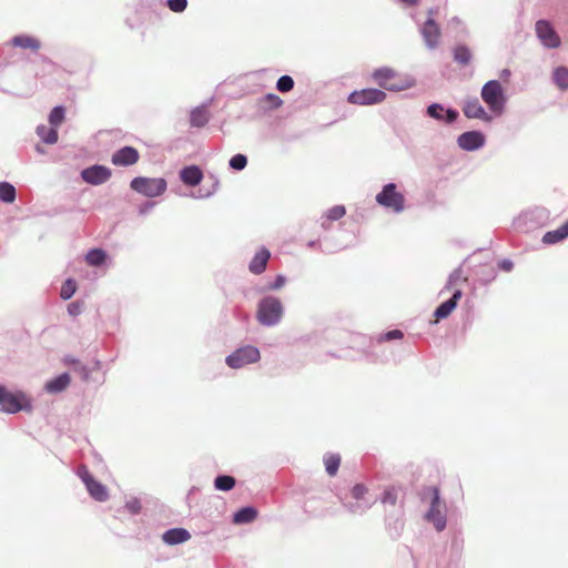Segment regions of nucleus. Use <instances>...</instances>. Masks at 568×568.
I'll return each mask as SVG.
<instances>
[{
    "mask_svg": "<svg viewBox=\"0 0 568 568\" xmlns=\"http://www.w3.org/2000/svg\"><path fill=\"white\" fill-rule=\"evenodd\" d=\"M283 100L274 93H268L258 100V106L263 110H275L281 108Z\"/></svg>",
    "mask_w": 568,
    "mask_h": 568,
    "instance_id": "a878e982",
    "label": "nucleus"
},
{
    "mask_svg": "<svg viewBox=\"0 0 568 568\" xmlns=\"http://www.w3.org/2000/svg\"><path fill=\"white\" fill-rule=\"evenodd\" d=\"M376 202L395 213H400L405 209V196L397 190L395 183L386 184L383 190L376 195Z\"/></svg>",
    "mask_w": 568,
    "mask_h": 568,
    "instance_id": "20e7f679",
    "label": "nucleus"
},
{
    "mask_svg": "<svg viewBox=\"0 0 568 568\" xmlns=\"http://www.w3.org/2000/svg\"><path fill=\"white\" fill-rule=\"evenodd\" d=\"M428 13H429V16H433L435 12H434V10H433V9H430V10L428 11Z\"/></svg>",
    "mask_w": 568,
    "mask_h": 568,
    "instance_id": "603ef678",
    "label": "nucleus"
},
{
    "mask_svg": "<svg viewBox=\"0 0 568 568\" xmlns=\"http://www.w3.org/2000/svg\"><path fill=\"white\" fill-rule=\"evenodd\" d=\"M11 44L13 47L28 49L31 51H38L41 47V42L39 39L28 34L16 36L14 38H12Z\"/></svg>",
    "mask_w": 568,
    "mask_h": 568,
    "instance_id": "412c9836",
    "label": "nucleus"
},
{
    "mask_svg": "<svg viewBox=\"0 0 568 568\" xmlns=\"http://www.w3.org/2000/svg\"><path fill=\"white\" fill-rule=\"evenodd\" d=\"M464 114L469 119H485L486 112L478 99L466 101L463 108Z\"/></svg>",
    "mask_w": 568,
    "mask_h": 568,
    "instance_id": "4be33fe9",
    "label": "nucleus"
},
{
    "mask_svg": "<svg viewBox=\"0 0 568 568\" xmlns=\"http://www.w3.org/2000/svg\"><path fill=\"white\" fill-rule=\"evenodd\" d=\"M374 81L383 89L389 91H400L413 85V80L403 77L390 68H381L372 74Z\"/></svg>",
    "mask_w": 568,
    "mask_h": 568,
    "instance_id": "f257e3e1",
    "label": "nucleus"
},
{
    "mask_svg": "<svg viewBox=\"0 0 568 568\" xmlns=\"http://www.w3.org/2000/svg\"><path fill=\"white\" fill-rule=\"evenodd\" d=\"M82 179L92 185H99L108 181L111 176V170L103 165H92L81 172Z\"/></svg>",
    "mask_w": 568,
    "mask_h": 568,
    "instance_id": "f8f14e48",
    "label": "nucleus"
},
{
    "mask_svg": "<svg viewBox=\"0 0 568 568\" xmlns=\"http://www.w3.org/2000/svg\"><path fill=\"white\" fill-rule=\"evenodd\" d=\"M31 403L27 395L20 390L11 392L0 385V410L14 414L20 410H30Z\"/></svg>",
    "mask_w": 568,
    "mask_h": 568,
    "instance_id": "f03ea898",
    "label": "nucleus"
},
{
    "mask_svg": "<svg viewBox=\"0 0 568 568\" xmlns=\"http://www.w3.org/2000/svg\"><path fill=\"white\" fill-rule=\"evenodd\" d=\"M402 1L405 2L406 4L414 6L417 3L418 0H402Z\"/></svg>",
    "mask_w": 568,
    "mask_h": 568,
    "instance_id": "8fccbe9b",
    "label": "nucleus"
},
{
    "mask_svg": "<svg viewBox=\"0 0 568 568\" xmlns=\"http://www.w3.org/2000/svg\"><path fill=\"white\" fill-rule=\"evenodd\" d=\"M501 268L505 271H510L513 268V263L510 261H503L500 264Z\"/></svg>",
    "mask_w": 568,
    "mask_h": 568,
    "instance_id": "09e8293b",
    "label": "nucleus"
},
{
    "mask_svg": "<svg viewBox=\"0 0 568 568\" xmlns=\"http://www.w3.org/2000/svg\"><path fill=\"white\" fill-rule=\"evenodd\" d=\"M257 517V510L253 507H244L234 514L233 521L235 524H246L253 521Z\"/></svg>",
    "mask_w": 568,
    "mask_h": 568,
    "instance_id": "bb28decb",
    "label": "nucleus"
},
{
    "mask_svg": "<svg viewBox=\"0 0 568 568\" xmlns=\"http://www.w3.org/2000/svg\"><path fill=\"white\" fill-rule=\"evenodd\" d=\"M79 476L85 484V487L92 498L98 501H105L109 498L105 486L95 480L85 466H82L79 469Z\"/></svg>",
    "mask_w": 568,
    "mask_h": 568,
    "instance_id": "9d476101",
    "label": "nucleus"
},
{
    "mask_svg": "<svg viewBox=\"0 0 568 568\" xmlns=\"http://www.w3.org/2000/svg\"><path fill=\"white\" fill-rule=\"evenodd\" d=\"M191 538L190 532L184 528H172L166 530L162 540L168 545H178L187 541Z\"/></svg>",
    "mask_w": 568,
    "mask_h": 568,
    "instance_id": "aec40b11",
    "label": "nucleus"
},
{
    "mask_svg": "<svg viewBox=\"0 0 568 568\" xmlns=\"http://www.w3.org/2000/svg\"><path fill=\"white\" fill-rule=\"evenodd\" d=\"M536 34L541 43L547 48H558L560 38L547 20H538L535 26Z\"/></svg>",
    "mask_w": 568,
    "mask_h": 568,
    "instance_id": "9b49d317",
    "label": "nucleus"
},
{
    "mask_svg": "<svg viewBox=\"0 0 568 568\" xmlns=\"http://www.w3.org/2000/svg\"><path fill=\"white\" fill-rule=\"evenodd\" d=\"M214 486L219 490L229 491L235 486V479L229 475L217 476L214 480Z\"/></svg>",
    "mask_w": 568,
    "mask_h": 568,
    "instance_id": "c9c22d12",
    "label": "nucleus"
},
{
    "mask_svg": "<svg viewBox=\"0 0 568 568\" xmlns=\"http://www.w3.org/2000/svg\"><path fill=\"white\" fill-rule=\"evenodd\" d=\"M396 499H397V494H396V490L395 488H388L385 490L384 495H383V498H382V501L384 504H390V505H395L396 504Z\"/></svg>",
    "mask_w": 568,
    "mask_h": 568,
    "instance_id": "79ce46f5",
    "label": "nucleus"
},
{
    "mask_svg": "<svg viewBox=\"0 0 568 568\" xmlns=\"http://www.w3.org/2000/svg\"><path fill=\"white\" fill-rule=\"evenodd\" d=\"M453 295L449 300L442 303L435 311L434 315L436 320H443L450 315V313L456 308L458 301L462 298V290L456 288L452 292Z\"/></svg>",
    "mask_w": 568,
    "mask_h": 568,
    "instance_id": "dca6fc26",
    "label": "nucleus"
},
{
    "mask_svg": "<svg viewBox=\"0 0 568 568\" xmlns=\"http://www.w3.org/2000/svg\"><path fill=\"white\" fill-rule=\"evenodd\" d=\"M367 493V487L363 484H356L352 489V496L355 499H362Z\"/></svg>",
    "mask_w": 568,
    "mask_h": 568,
    "instance_id": "37998d69",
    "label": "nucleus"
},
{
    "mask_svg": "<svg viewBox=\"0 0 568 568\" xmlns=\"http://www.w3.org/2000/svg\"><path fill=\"white\" fill-rule=\"evenodd\" d=\"M485 142L484 135L477 131L465 132L458 138V145L463 150L474 151L483 146Z\"/></svg>",
    "mask_w": 568,
    "mask_h": 568,
    "instance_id": "2eb2a0df",
    "label": "nucleus"
},
{
    "mask_svg": "<svg viewBox=\"0 0 568 568\" xmlns=\"http://www.w3.org/2000/svg\"><path fill=\"white\" fill-rule=\"evenodd\" d=\"M428 491L432 494V501L426 519L433 523L435 528L440 531L446 527L445 506L440 501L438 487H429Z\"/></svg>",
    "mask_w": 568,
    "mask_h": 568,
    "instance_id": "423d86ee",
    "label": "nucleus"
},
{
    "mask_svg": "<svg viewBox=\"0 0 568 568\" xmlns=\"http://www.w3.org/2000/svg\"><path fill=\"white\" fill-rule=\"evenodd\" d=\"M467 281V277L464 276L462 268H456L452 272L446 283L444 290L448 292H454V290L459 288L458 285Z\"/></svg>",
    "mask_w": 568,
    "mask_h": 568,
    "instance_id": "c756f323",
    "label": "nucleus"
},
{
    "mask_svg": "<svg viewBox=\"0 0 568 568\" xmlns=\"http://www.w3.org/2000/svg\"><path fill=\"white\" fill-rule=\"evenodd\" d=\"M131 514H138L141 510V503L138 499L129 500L125 505Z\"/></svg>",
    "mask_w": 568,
    "mask_h": 568,
    "instance_id": "49530a36",
    "label": "nucleus"
},
{
    "mask_svg": "<svg viewBox=\"0 0 568 568\" xmlns=\"http://www.w3.org/2000/svg\"><path fill=\"white\" fill-rule=\"evenodd\" d=\"M567 236H568V220L557 230L547 232L542 237V242L545 244H556V243L565 240Z\"/></svg>",
    "mask_w": 568,
    "mask_h": 568,
    "instance_id": "5701e85b",
    "label": "nucleus"
},
{
    "mask_svg": "<svg viewBox=\"0 0 568 568\" xmlns=\"http://www.w3.org/2000/svg\"><path fill=\"white\" fill-rule=\"evenodd\" d=\"M325 469L329 476H335L341 465V456L338 454H328L324 457Z\"/></svg>",
    "mask_w": 568,
    "mask_h": 568,
    "instance_id": "7c9ffc66",
    "label": "nucleus"
},
{
    "mask_svg": "<svg viewBox=\"0 0 568 568\" xmlns=\"http://www.w3.org/2000/svg\"><path fill=\"white\" fill-rule=\"evenodd\" d=\"M247 164V158L243 154H236L231 158L230 166L234 170H243Z\"/></svg>",
    "mask_w": 568,
    "mask_h": 568,
    "instance_id": "ea45409f",
    "label": "nucleus"
},
{
    "mask_svg": "<svg viewBox=\"0 0 568 568\" xmlns=\"http://www.w3.org/2000/svg\"><path fill=\"white\" fill-rule=\"evenodd\" d=\"M260 359V351L254 346H245L239 348L233 354L226 357V363L230 367L240 368L244 365L255 363Z\"/></svg>",
    "mask_w": 568,
    "mask_h": 568,
    "instance_id": "6e6552de",
    "label": "nucleus"
},
{
    "mask_svg": "<svg viewBox=\"0 0 568 568\" xmlns=\"http://www.w3.org/2000/svg\"><path fill=\"white\" fill-rule=\"evenodd\" d=\"M210 120V114L206 108H196L191 112L190 123L192 126L202 128Z\"/></svg>",
    "mask_w": 568,
    "mask_h": 568,
    "instance_id": "393cba45",
    "label": "nucleus"
},
{
    "mask_svg": "<svg viewBox=\"0 0 568 568\" xmlns=\"http://www.w3.org/2000/svg\"><path fill=\"white\" fill-rule=\"evenodd\" d=\"M422 36L428 48L434 49L440 40V29L436 21L430 17L422 27Z\"/></svg>",
    "mask_w": 568,
    "mask_h": 568,
    "instance_id": "4468645a",
    "label": "nucleus"
},
{
    "mask_svg": "<svg viewBox=\"0 0 568 568\" xmlns=\"http://www.w3.org/2000/svg\"><path fill=\"white\" fill-rule=\"evenodd\" d=\"M386 93L378 89H363L348 95V102L357 105H372L383 102Z\"/></svg>",
    "mask_w": 568,
    "mask_h": 568,
    "instance_id": "1a4fd4ad",
    "label": "nucleus"
},
{
    "mask_svg": "<svg viewBox=\"0 0 568 568\" xmlns=\"http://www.w3.org/2000/svg\"><path fill=\"white\" fill-rule=\"evenodd\" d=\"M180 178L182 182L190 186H196L201 183L203 179V173L196 165H190L184 168L180 172Z\"/></svg>",
    "mask_w": 568,
    "mask_h": 568,
    "instance_id": "6ab92c4d",
    "label": "nucleus"
},
{
    "mask_svg": "<svg viewBox=\"0 0 568 568\" xmlns=\"http://www.w3.org/2000/svg\"><path fill=\"white\" fill-rule=\"evenodd\" d=\"M481 98L491 111L500 112L503 110L505 98L498 81H488L481 89Z\"/></svg>",
    "mask_w": 568,
    "mask_h": 568,
    "instance_id": "0eeeda50",
    "label": "nucleus"
},
{
    "mask_svg": "<svg viewBox=\"0 0 568 568\" xmlns=\"http://www.w3.org/2000/svg\"><path fill=\"white\" fill-rule=\"evenodd\" d=\"M71 382V377L68 373H63L55 378L49 381L45 385V389L49 393H59L64 390Z\"/></svg>",
    "mask_w": 568,
    "mask_h": 568,
    "instance_id": "b1692460",
    "label": "nucleus"
},
{
    "mask_svg": "<svg viewBox=\"0 0 568 568\" xmlns=\"http://www.w3.org/2000/svg\"><path fill=\"white\" fill-rule=\"evenodd\" d=\"M345 213H346V210H345V206H343V205H335V206L331 207L326 212L322 225L325 229H328L333 221H337V220L342 219L345 215Z\"/></svg>",
    "mask_w": 568,
    "mask_h": 568,
    "instance_id": "cd10ccee",
    "label": "nucleus"
},
{
    "mask_svg": "<svg viewBox=\"0 0 568 568\" xmlns=\"http://www.w3.org/2000/svg\"><path fill=\"white\" fill-rule=\"evenodd\" d=\"M68 311L70 314L72 315H77L80 313V305L78 303H71L69 306H68Z\"/></svg>",
    "mask_w": 568,
    "mask_h": 568,
    "instance_id": "de8ad7c7",
    "label": "nucleus"
},
{
    "mask_svg": "<svg viewBox=\"0 0 568 568\" xmlns=\"http://www.w3.org/2000/svg\"><path fill=\"white\" fill-rule=\"evenodd\" d=\"M270 258V251L265 247L260 248L250 262V272L256 275L262 274L266 270Z\"/></svg>",
    "mask_w": 568,
    "mask_h": 568,
    "instance_id": "f3484780",
    "label": "nucleus"
},
{
    "mask_svg": "<svg viewBox=\"0 0 568 568\" xmlns=\"http://www.w3.org/2000/svg\"><path fill=\"white\" fill-rule=\"evenodd\" d=\"M286 278L283 275H277L273 283L267 285V290L276 291L284 286Z\"/></svg>",
    "mask_w": 568,
    "mask_h": 568,
    "instance_id": "a18cd8bd",
    "label": "nucleus"
},
{
    "mask_svg": "<svg viewBox=\"0 0 568 568\" xmlns=\"http://www.w3.org/2000/svg\"><path fill=\"white\" fill-rule=\"evenodd\" d=\"M554 81L560 90L568 89V69L559 67L554 71Z\"/></svg>",
    "mask_w": 568,
    "mask_h": 568,
    "instance_id": "72a5a7b5",
    "label": "nucleus"
},
{
    "mask_svg": "<svg viewBox=\"0 0 568 568\" xmlns=\"http://www.w3.org/2000/svg\"><path fill=\"white\" fill-rule=\"evenodd\" d=\"M404 334L399 329H393L387 332L386 334L382 335L379 337V341H392V339H400L403 338Z\"/></svg>",
    "mask_w": 568,
    "mask_h": 568,
    "instance_id": "c03bdc74",
    "label": "nucleus"
},
{
    "mask_svg": "<svg viewBox=\"0 0 568 568\" xmlns=\"http://www.w3.org/2000/svg\"><path fill=\"white\" fill-rule=\"evenodd\" d=\"M510 74L509 70H504L503 71V77H508Z\"/></svg>",
    "mask_w": 568,
    "mask_h": 568,
    "instance_id": "3c124183",
    "label": "nucleus"
},
{
    "mask_svg": "<svg viewBox=\"0 0 568 568\" xmlns=\"http://www.w3.org/2000/svg\"><path fill=\"white\" fill-rule=\"evenodd\" d=\"M0 200L6 203H12L16 200V189L8 182L0 183Z\"/></svg>",
    "mask_w": 568,
    "mask_h": 568,
    "instance_id": "f704fd0d",
    "label": "nucleus"
},
{
    "mask_svg": "<svg viewBox=\"0 0 568 568\" xmlns=\"http://www.w3.org/2000/svg\"><path fill=\"white\" fill-rule=\"evenodd\" d=\"M77 285L73 280H67L60 291V296L63 300H69L72 297V295L75 293Z\"/></svg>",
    "mask_w": 568,
    "mask_h": 568,
    "instance_id": "4c0bfd02",
    "label": "nucleus"
},
{
    "mask_svg": "<svg viewBox=\"0 0 568 568\" xmlns=\"http://www.w3.org/2000/svg\"><path fill=\"white\" fill-rule=\"evenodd\" d=\"M186 6L187 0H168V7L173 12H183Z\"/></svg>",
    "mask_w": 568,
    "mask_h": 568,
    "instance_id": "a19ab883",
    "label": "nucleus"
},
{
    "mask_svg": "<svg viewBox=\"0 0 568 568\" xmlns=\"http://www.w3.org/2000/svg\"><path fill=\"white\" fill-rule=\"evenodd\" d=\"M140 159L136 149L124 146L112 154L111 162L116 166H129L135 164Z\"/></svg>",
    "mask_w": 568,
    "mask_h": 568,
    "instance_id": "ddd939ff",
    "label": "nucleus"
},
{
    "mask_svg": "<svg viewBox=\"0 0 568 568\" xmlns=\"http://www.w3.org/2000/svg\"><path fill=\"white\" fill-rule=\"evenodd\" d=\"M130 186L133 191L148 196L155 197L162 195L166 191V181L162 178H134Z\"/></svg>",
    "mask_w": 568,
    "mask_h": 568,
    "instance_id": "39448f33",
    "label": "nucleus"
},
{
    "mask_svg": "<svg viewBox=\"0 0 568 568\" xmlns=\"http://www.w3.org/2000/svg\"><path fill=\"white\" fill-rule=\"evenodd\" d=\"M294 87V80L290 75H282L276 83V88L281 92H288Z\"/></svg>",
    "mask_w": 568,
    "mask_h": 568,
    "instance_id": "58836bf2",
    "label": "nucleus"
},
{
    "mask_svg": "<svg viewBox=\"0 0 568 568\" xmlns=\"http://www.w3.org/2000/svg\"><path fill=\"white\" fill-rule=\"evenodd\" d=\"M427 114L436 120H444L446 123H453L456 121L458 113L455 110H445L442 104L434 103L427 108Z\"/></svg>",
    "mask_w": 568,
    "mask_h": 568,
    "instance_id": "a211bd4d",
    "label": "nucleus"
},
{
    "mask_svg": "<svg viewBox=\"0 0 568 568\" xmlns=\"http://www.w3.org/2000/svg\"><path fill=\"white\" fill-rule=\"evenodd\" d=\"M283 314V306L278 298L273 296H267L263 298L257 308V320L263 325H274L276 324Z\"/></svg>",
    "mask_w": 568,
    "mask_h": 568,
    "instance_id": "7ed1b4c3",
    "label": "nucleus"
},
{
    "mask_svg": "<svg viewBox=\"0 0 568 568\" xmlns=\"http://www.w3.org/2000/svg\"><path fill=\"white\" fill-rule=\"evenodd\" d=\"M106 254L101 248H93L85 255V261L91 266H99L104 263Z\"/></svg>",
    "mask_w": 568,
    "mask_h": 568,
    "instance_id": "2f4dec72",
    "label": "nucleus"
},
{
    "mask_svg": "<svg viewBox=\"0 0 568 568\" xmlns=\"http://www.w3.org/2000/svg\"><path fill=\"white\" fill-rule=\"evenodd\" d=\"M39 138L48 144H53L58 141V131L55 126L48 128L47 125H40L37 128Z\"/></svg>",
    "mask_w": 568,
    "mask_h": 568,
    "instance_id": "c85d7f7f",
    "label": "nucleus"
},
{
    "mask_svg": "<svg viewBox=\"0 0 568 568\" xmlns=\"http://www.w3.org/2000/svg\"><path fill=\"white\" fill-rule=\"evenodd\" d=\"M64 121V108L55 106L49 114V122L52 126H59Z\"/></svg>",
    "mask_w": 568,
    "mask_h": 568,
    "instance_id": "e433bc0d",
    "label": "nucleus"
},
{
    "mask_svg": "<svg viewBox=\"0 0 568 568\" xmlns=\"http://www.w3.org/2000/svg\"><path fill=\"white\" fill-rule=\"evenodd\" d=\"M454 59L462 65H467L471 60V52L466 45H457L454 49Z\"/></svg>",
    "mask_w": 568,
    "mask_h": 568,
    "instance_id": "473e14b6",
    "label": "nucleus"
}]
</instances>
